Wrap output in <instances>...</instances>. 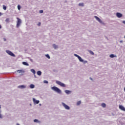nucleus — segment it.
<instances>
[{
	"label": "nucleus",
	"instance_id": "f257e3e1",
	"mask_svg": "<svg viewBox=\"0 0 125 125\" xmlns=\"http://www.w3.org/2000/svg\"><path fill=\"white\" fill-rule=\"evenodd\" d=\"M74 55L75 57H77L80 62H82L83 64H86V63H87V61H84L83 59L79 55L74 54Z\"/></svg>",
	"mask_w": 125,
	"mask_h": 125
},
{
	"label": "nucleus",
	"instance_id": "f03ea898",
	"mask_svg": "<svg viewBox=\"0 0 125 125\" xmlns=\"http://www.w3.org/2000/svg\"><path fill=\"white\" fill-rule=\"evenodd\" d=\"M51 88L52 90H54V91H55L56 92H57V93H59V94H61L62 93V91L60 90V89L56 86L51 87Z\"/></svg>",
	"mask_w": 125,
	"mask_h": 125
},
{
	"label": "nucleus",
	"instance_id": "7ed1b4c3",
	"mask_svg": "<svg viewBox=\"0 0 125 125\" xmlns=\"http://www.w3.org/2000/svg\"><path fill=\"white\" fill-rule=\"evenodd\" d=\"M56 83H57V84H58L59 85H60V86H62V87H66V85L64 84V83H62L60 81H57L56 82Z\"/></svg>",
	"mask_w": 125,
	"mask_h": 125
},
{
	"label": "nucleus",
	"instance_id": "20e7f679",
	"mask_svg": "<svg viewBox=\"0 0 125 125\" xmlns=\"http://www.w3.org/2000/svg\"><path fill=\"white\" fill-rule=\"evenodd\" d=\"M17 28H19L20 27V25H21V23L22 22L21 21V19H19V18H17Z\"/></svg>",
	"mask_w": 125,
	"mask_h": 125
},
{
	"label": "nucleus",
	"instance_id": "39448f33",
	"mask_svg": "<svg viewBox=\"0 0 125 125\" xmlns=\"http://www.w3.org/2000/svg\"><path fill=\"white\" fill-rule=\"evenodd\" d=\"M6 53L8 54L9 55H10V56H12V57H15V54H14L11 51L7 50H6Z\"/></svg>",
	"mask_w": 125,
	"mask_h": 125
},
{
	"label": "nucleus",
	"instance_id": "423d86ee",
	"mask_svg": "<svg viewBox=\"0 0 125 125\" xmlns=\"http://www.w3.org/2000/svg\"><path fill=\"white\" fill-rule=\"evenodd\" d=\"M62 105L64 107V108L65 109V110H70V106H69L68 105L64 103H62Z\"/></svg>",
	"mask_w": 125,
	"mask_h": 125
},
{
	"label": "nucleus",
	"instance_id": "0eeeda50",
	"mask_svg": "<svg viewBox=\"0 0 125 125\" xmlns=\"http://www.w3.org/2000/svg\"><path fill=\"white\" fill-rule=\"evenodd\" d=\"M94 18H95L96 20L97 21H98V22H99V23H100L101 24H102V23H103V21H102L101 19H100V18H99L98 17L95 16Z\"/></svg>",
	"mask_w": 125,
	"mask_h": 125
},
{
	"label": "nucleus",
	"instance_id": "6e6552de",
	"mask_svg": "<svg viewBox=\"0 0 125 125\" xmlns=\"http://www.w3.org/2000/svg\"><path fill=\"white\" fill-rule=\"evenodd\" d=\"M26 86L25 85H21L18 86V88H20L21 89H24V88H26Z\"/></svg>",
	"mask_w": 125,
	"mask_h": 125
},
{
	"label": "nucleus",
	"instance_id": "1a4fd4ad",
	"mask_svg": "<svg viewBox=\"0 0 125 125\" xmlns=\"http://www.w3.org/2000/svg\"><path fill=\"white\" fill-rule=\"evenodd\" d=\"M32 100L34 104H39V103H40V101L36 100V99H35L34 98L32 99Z\"/></svg>",
	"mask_w": 125,
	"mask_h": 125
},
{
	"label": "nucleus",
	"instance_id": "9d476101",
	"mask_svg": "<svg viewBox=\"0 0 125 125\" xmlns=\"http://www.w3.org/2000/svg\"><path fill=\"white\" fill-rule=\"evenodd\" d=\"M116 16L118 18H121V17L123 16V14L121 13H116Z\"/></svg>",
	"mask_w": 125,
	"mask_h": 125
},
{
	"label": "nucleus",
	"instance_id": "9b49d317",
	"mask_svg": "<svg viewBox=\"0 0 125 125\" xmlns=\"http://www.w3.org/2000/svg\"><path fill=\"white\" fill-rule=\"evenodd\" d=\"M119 109H120V110H121L122 111H124V112H125V108L124 106L122 105H119Z\"/></svg>",
	"mask_w": 125,
	"mask_h": 125
},
{
	"label": "nucleus",
	"instance_id": "f8f14e48",
	"mask_svg": "<svg viewBox=\"0 0 125 125\" xmlns=\"http://www.w3.org/2000/svg\"><path fill=\"white\" fill-rule=\"evenodd\" d=\"M64 92L67 95L71 94L72 93V91H70L69 90H65Z\"/></svg>",
	"mask_w": 125,
	"mask_h": 125
},
{
	"label": "nucleus",
	"instance_id": "ddd939ff",
	"mask_svg": "<svg viewBox=\"0 0 125 125\" xmlns=\"http://www.w3.org/2000/svg\"><path fill=\"white\" fill-rule=\"evenodd\" d=\"M53 47L54 48V49H57V48H58V45H57L55 44H53Z\"/></svg>",
	"mask_w": 125,
	"mask_h": 125
},
{
	"label": "nucleus",
	"instance_id": "4468645a",
	"mask_svg": "<svg viewBox=\"0 0 125 125\" xmlns=\"http://www.w3.org/2000/svg\"><path fill=\"white\" fill-rule=\"evenodd\" d=\"M30 71L32 72V73H33V75H36V70H35V69H31Z\"/></svg>",
	"mask_w": 125,
	"mask_h": 125
},
{
	"label": "nucleus",
	"instance_id": "2eb2a0df",
	"mask_svg": "<svg viewBox=\"0 0 125 125\" xmlns=\"http://www.w3.org/2000/svg\"><path fill=\"white\" fill-rule=\"evenodd\" d=\"M42 71H38L37 72V74L38 75V76H42Z\"/></svg>",
	"mask_w": 125,
	"mask_h": 125
},
{
	"label": "nucleus",
	"instance_id": "dca6fc26",
	"mask_svg": "<svg viewBox=\"0 0 125 125\" xmlns=\"http://www.w3.org/2000/svg\"><path fill=\"white\" fill-rule=\"evenodd\" d=\"M22 64H23V65H24L25 66H29V63H28V62H22Z\"/></svg>",
	"mask_w": 125,
	"mask_h": 125
},
{
	"label": "nucleus",
	"instance_id": "f3484780",
	"mask_svg": "<svg viewBox=\"0 0 125 125\" xmlns=\"http://www.w3.org/2000/svg\"><path fill=\"white\" fill-rule=\"evenodd\" d=\"M29 87L31 89L35 88V85H34V84H31L29 85Z\"/></svg>",
	"mask_w": 125,
	"mask_h": 125
},
{
	"label": "nucleus",
	"instance_id": "a211bd4d",
	"mask_svg": "<svg viewBox=\"0 0 125 125\" xmlns=\"http://www.w3.org/2000/svg\"><path fill=\"white\" fill-rule=\"evenodd\" d=\"M102 107H103V108H105L106 107V104L105 103H102L101 104Z\"/></svg>",
	"mask_w": 125,
	"mask_h": 125
},
{
	"label": "nucleus",
	"instance_id": "6ab92c4d",
	"mask_svg": "<svg viewBox=\"0 0 125 125\" xmlns=\"http://www.w3.org/2000/svg\"><path fill=\"white\" fill-rule=\"evenodd\" d=\"M109 57H110V58H114L116 57V56H115V55L114 54H110Z\"/></svg>",
	"mask_w": 125,
	"mask_h": 125
},
{
	"label": "nucleus",
	"instance_id": "aec40b11",
	"mask_svg": "<svg viewBox=\"0 0 125 125\" xmlns=\"http://www.w3.org/2000/svg\"><path fill=\"white\" fill-rule=\"evenodd\" d=\"M17 72L18 73H24V71L23 70H17Z\"/></svg>",
	"mask_w": 125,
	"mask_h": 125
},
{
	"label": "nucleus",
	"instance_id": "412c9836",
	"mask_svg": "<svg viewBox=\"0 0 125 125\" xmlns=\"http://www.w3.org/2000/svg\"><path fill=\"white\" fill-rule=\"evenodd\" d=\"M89 53H90V54H91L92 55H94V53L92 51L90 50V51H89Z\"/></svg>",
	"mask_w": 125,
	"mask_h": 125
},
{
	"label": "nucleus",
	"instance_id": "4be33fe9",
	"mask_svg": "<svg viewBox=\"0 0 125 125\" xmlns=\"http://www.w3.org/2000/svg\"><path fill=\"white\" fill-rule=\"evenodd\" d=\"M84 5L83 4V3H79V6H83Z\"/></svg>",
	"mask_w": 125,
	"mask_h": 125
},
{
	"label": "nucleus",
	"instance_id": "5701e85b",
	"mask_svg": "<svg viewBox=\"0 0 125 125\" xmlns=\"http://www.w3.org/2000/svg\"><path fill=\"white\" fill-rule=\"evenodd\" d=\"M45 56L47 58H48V59H50V56H49V54H46L45 55Z\"/></svg>",
	"mask_w": 125,
	"mask_h": 125
},
{
	"label": "nucleus",
	"instance_id": "b1692460",
	"mask_svg": "<svg viewBox=\"0 0 125 125\" xmlns=\"http://www.w3.org/2000/svg\"><path fill=\"white\" fill-rule=\"evenodd\" d=\"M34 123H40V121H39L38 119H35L34 120Z\"/></svg>",
	"mask_w": 125,
	"mask_h": 125
},
{
	"label": "nucleus",
	"instance_id": "393cba45",
	"mask_svg": "<svg viewBox=\"0 0 125 125\" xmlns=\"http://www.w3.org/2000/svg\"><path fill=\"white\" fill-rule=\"evenodd\" d=\"M5 22H6L7 23H9V18H7L5 20Z\"/></svg>",
	"mask_w": 125,
	"mask_h": 125
},
{
	"label": "nucleus",
	"instance_id": "a878e982",
	"mask_svg": "<svg viewBox=\"0 0 125 125\" xmlns=\"http://www.w3.org/2000/svg\"><path fill=\"white\" fill-rule=\"evenodd\" d=\"M3 9H4V10H6V6L3 5Z\"/></svg>",
	"mask_w": 125,
	"mask_h": 125
},
{
	"label": "nucleus",
	"instance_id": "bb28decb",
	"mask_svg": "<svg viewBox=\"0 0 125 125\" xmlns=\"http://www.w3.org/2000/svg\"><path fill=\"white\" fill-rule=\"evenodd\" d=\"M18 9L19 10H20V9H21V6H20V5H18Z\"/></svg>",
	"mask_w": 125,
	"mask_h": 125
},
{
	"label": "nucleus",
	"instance_id": "cd10ccee",
	"mask_svg": "<svg viewBox=\"0 0 125 125\" xmlns=\"http://www.w3.org/2000/svg\"><path fill=\"white\" fill-rule=\"evenodd\" d=\"M43 83H48V81H47L46 80H44L43 81Z\"/></svg>",
	"mask_w": 125,
	"mask_h": 125
},
{
	"label": "nucleus",
	"instance_id": "c85d7f7f",
	"mask_svg": "<svg viewBox=\"0 0 125 125\" xmlns=\"http://www.w3.org/2000/svg\"><path fill=\"white\" fill-rule=\"evenodd\" d=\"M81 101H79L77 103V105H81Z\"/></svg>",
	"mask_w": 125,
	"mask_h": 125
},
{
	"label": "nucleus",
	"instance_id": "c756f323",
	"mask_svg": "<svg viewBox=\"0 0 125 125\" xmlns=\"http://www.w3.org/2000/svg\"><path fill=\"white\" fill-rule=\"evenodd\" d=\"M1 110L0 109V119H2V116L0 114Z\"/></svg>",
	"mask_w": 125,
	"mask_h": 125
},
{
	"label": "nucleus",
	"instance_id": "7c9ffc66",
	"mask_svg": "<svg viewBox=\"0 0 125 125\" xmlns=\"http://www.w3.org/2000/svg\"><path fill=\"white\" fill-rule=\"evenodd\" d=\"M40 13H43V10H40Z\"/></svg>",
	"mask_w": 125,
	"mask_h": 125
},
{
	"label": "nucleus",
	"instance_id": "2f4dec72",
	"mask_svg": "<svg viewBox=\"0 0 125 125\" xmlns=\"http://www.w3.org/2000/svg\"><path fill=\"white\" fill-rule=\"evenodd\" d=\"M123 42H124V41L123 40L120 41V43H123Z\"/></svg>",
	"mask_w": 125,
	"mask_h": 125
},
{
	"label": "nucleus",
	"instance_id": "473e14b6",
	"mask_svg": "<svg viewBox=\"0 0 125 125\" xmlns=\"http://www.w3.org/2000/svg\"><path fill=\"white\" fill-rule=\"evenodd\" d=\"M3 41H4V42H6V39L4 38Z\"/></svg>",
	"mask_w": 125,
	"mask_h": 125
},
{
	"label": "nucleus",
	"instance_id": "72a5a7b5",
	"mask_svg": "<svg viewBox=\"0 0 125 125\" xmlns=\"http://www.w3.org/2000/svg\"><path fill=\"white\" fill-rule=\"evenodd\" d=\"M41 22H39L38 24V26H41Z\"/></svg>",
	"mask_w": 125,
	"mask_h": 125
},
{
	"label": "nucleus",
	"instance_id": "f704fd0d",
	"mask_svg": "<svg viewBox=\"0 0 125 125\" xmlns=\"http://www.w3.org/2000/svg\"><path fill=\"white\" fill-rule=\"evenodd\" d=\"M34 78H35L36 79H37V76H36V74H34Z\"/></svg>",
	"mask_w": 125,
	"mask_h": 125
},
{
	"label": "nucleus",
	"instance_id": "c9c22d12",
	"mask_svg": "<svg viewBox=\"0 0 125 125\" xmlns=\"http://www.w3.org/2000/svg\"><path fill=\"white\" fill-rule=\"evenodd\" d=\"M122 23H123V24H125V21H123Z\"/></svg>",
	"mask_w": 125,
	"mask_h": 125
},
{
	"label": "nucleus",
	"instance_id": "e433bc0d",
	"mask_svg": "<svg viewBox=\"0 0 125 125\" xmlns=\"http://www.w3.org/2000/svg\"><path fill=\"white\" fill-rule=\"evenodd\" d=\"M90 80H91V81H92L93 80V79H92V78H91V77H90Z\"/></svg>",
	"mask_w": 125,
	"mask_h": 125
},
{
	"label": "nucleus",
	"instance_id": "4c0bfd02",
	"mask_svg": "<svg viewBox=\"0 0 125 125\" xmlns=\"http://www.w3.org/2000/svg\"><path fill=\"white\" fill-rule=\"evenodd\" d=\"M1 15H2V14H1V13L0 12V16H1Z\"/></svg>",
	"mask_w": 125,
	"mask_h": 125
},
{
	"label": "nucleus",
	"instance_id": "58836bf2",
	"mask_svg": "<svg viewBox=\"0 0 125 125\" xmlns=\"http://www.w3.org/2000/svg\"><path fill=\"white\" fill-rule=\"evenodd\" d=\"M0 29H1V25L0 24Z\"/></svg>",
	"mask_w": 125,
	"mask_h": 125
},
{
	"label": "nucleus",
	"instance_id": "ea45409f",
	"mask_svg": "<svg viewBox=\"0 0 125 125\" xmlns=\"http://www.w3.org/2000/svg\"><path fill=\"white\" fill-rule=\"evenodd\" d=\"M16 125H20L19 123H17Z\"/></svg>",
	"mask_w": 125,
	"mask_h": 125
},
{
	"label": "nucleus",
	"instance_id": "a19ab883",
	"mask_svg": "<svg viewBox=\"0 0 125 125\" xmlns=\"http://www.w3.org/2000/svg\"><path fill=\"white\" fill-rule=\"evenodd\" d=\"M39 106H42V104H40Z\"/></svg>",
	"mask_w": 125,
	"mask_h": 125
},
{
	"label": "nucleus",
	"instance_id": "79ce46f5",
	"mask_svg": "<svg viewBox=\"0 0 125 125\" xmlns=\"http://www.w3.org/2000/svg\"><path fill=\"white\" fill-rule=\"evenodd\" d=\"M29 105H30V106H32V104H30Z\"/></svg>",
	"mask_w": 125,
	"mask_h": 125
},
{
	"label": "nucleus",
	"instance_id": "37998d69",
	"mask_svg": "<svg viewBox=\"0 0 125 125\" xmlns=\"http://www.w3.org/2000/svg\"><path fill=\"white\" fill-rule=\"evenodd\" d=\"M105 38L107 39V37L105 36Z\"/></svg>",
	"mask_w": 125,
	"mask_h": 125
},
{
	"label": "nucleus",
	"instance_id": "c03bdc74",
	"mask_svg": "<svg viewBox=\"0 0 125 125\" xmlns=\"http://www.w3.org/2000/svg\"><path fill=\"white\" fill-rule=\"evenodd\" d=\"M124 91H125V87L124 88Z\"/></svg>",
	"mask_w": 125,
	"mask_h": 125
},
{
	"label": "nucleus",
	"instance_id": "a18cd8bd",
	"mask_svg": "<svg viewBox=\"0 0 125 125\" xmlns=\"http://www.w3.org/2000/svg\"><path fill=\"white\" fill-rule=\"evenodd\" d=\"M124 39H125V36H124Z\"/></svg>",
	"mask_w": 125,
	"mask_h": 125
}]
</instances>
